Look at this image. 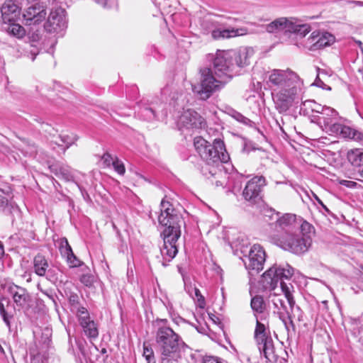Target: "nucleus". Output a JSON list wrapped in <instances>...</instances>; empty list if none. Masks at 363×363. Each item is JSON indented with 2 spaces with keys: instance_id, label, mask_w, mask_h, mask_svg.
<instances>
[{
  "instance_id": "f257e3e1",
  "label": "nucleus",
  "mask_w": 363,
  "mask_h": 363,
  "mask_svg": "<svg viewBox=\"0 0 363 363\" xmlns=\"http://www.w3.org/2000/svg\"><path fill=\"white\" fill-rule=\"evenodd\" d=\"M253 55L250 48L238 50L218 51L208 67L200 69V82L193 86V91L201 100H207L220 86L229 82L240 69L250 65Z\"/></svg>"
},
{
  "instance_id": "f03ea898",
  "label": "nucleus",
  "mask_w": 363,
  "mask_h": 363,
  "mask_svg": "<svg viewBox=\"0 0 363 363\" xmlns=\"http://www.w3.org/2000/svg\"><path fill=\"white\" fill-rule=\"evenodd\" d=\"M160 206L161 213L158 216V221L165 227L161 233L164 244L160 252L164 260L162 265L166 267V262H170L178 252L176 244L181 236V227L185 223L182 213L170 202L162 199Z\"/></svg>"
},
{
  "instance_id": "7ed1b4c3",
  "label": "nucleus",
  "mask_w": 363,
  "mask_h": 363,
  "mask_svg": "<svg viewBox=\"0 0 363 363\" xmlns=\"http://www.w3.org/2000/svg\"><path fill=\"white\" fill-rule=\"evenodd\" d=\"M166 319L157 320L155 334L157 351L160 357L180 361L187 345L178 333L166 325Z\"/></svg>"
},
{
  "instance_id": "20e7f679",
  "label": "nucleus",
  "mask_w": 363,
  "mask_h": 363,
  "mask_svg": "<svg viewBox=\"0 0 363 363\" xmlns=\"http://www.w3.org/2000/svg\"><path fill=\"white\" fill-rule=\"evenodd\" d=\"M294 274V268L288 263H276L263 274V277L270 285L272 289H275L279 282L284 298L289 305L291 312L293 313L294 309L299 311L300 314L298 316V320L302 321V311L298 306H296V301L292 294L294 286L291 283L287 284L284 281V280H290Z\"/></svg>"
},
{
  "instance_id": "39448f33",
  "label": "nucleus",
  "mask_w": 363,
  "mask_h": 363,
  "mask_svg": "<svg viewBox=\"0 0 363 363\" xmlns=\"http://www.w3.org/2000/svg\"><path fill=\"white\" fill-rule=\"evenodd\" d=\"M194 145L201 160L207 165H220L227 162L229 155L226 152L223 141L219 138L211 143L201 137H196Z\"/></svg>"
},
{
  "instance_id": "423d86ee",
  "label": "nucleus",
  "mask_w": 363,
  "mask_h": 363,
  "mask_svg": "<svg viewBox=\"0 0 363 363\" xmlns=\"http://www.w3.org/2000/svg\"><path fill=\"white\" fill-rule=\"evenodd\" d=\"M311 236H301L299 234L287 233V235H274L273 242L284 250L296 255L307 252L312 245Z\"/></svg>"
},
{
  "instance_id": "0eeeda50",
  "label": "nucleus",
  "mask_w": 363,
  "mask_h": 363,
  "mask_svg": "<svg viewBox=\"0 0 363 363\" xmlns=\"http://www.w3.org/2000/svg\"><path fill=\"white\" fill-rule=\"evenodd\" d=\"M270 86H274V91L282 89H301L303 82L298 74L291 69H274L269 77Z\"/></svg>"
},
{
  "instance_id": "6e6552de",
  "label": "nucleus",
  "mask_w": 363,
  "mask_h": 363,
  "mask_svg": "<svg viewBox=\"0 0 363 363\" xmlns=\"http://www.w3.org/2000/svg\"><path fill=\"white\" fill-rule=\"evenodd\" d=\"M275 214L277 216L275 222L269 223L272 240L274 235H283L291 233V231L296 228L298 218L296 215L292 213H285L281 216H279L280 213L279 212H277Z\"/></svg>"
},
{
  "instance_id": "1a4fd4ad",
  "label": "nucleus",
  "mask_w": 363,
  "mask_h": 363,
  "mask_svg": "<svg viewBox=\"0 0 363 363\" xmlns=\"http://www.w3.org/2000/svg\"><path fill=\"white\" fill-rule=\"evenodd\" d=\"M266 254L263 247L258 244L254 245L247 257L244 259L245 268L251 275L258 274L264 268Z\"/></svg>"
},
{
  "instance_id": "9d476101",
  "label": "nucleus",
  "mask_w": 363,
  "mask_h": 363,
  "mask_svg": "<svg viewBox=\"0 0 363 363\" xmlns=\"http://www.w3.org/2000/svg\"><path fill=\"white\" fill-rule=\"evenodd\" d=\"M46 6L36 2L28 6L23 12V21L26 26H38L45 19Z\"/></svg>"
},
{
  "instance_id": "9b49d317",
  "label": "nucleus",
  "mask_w": 363,
  "mask_h": 363,
  "mask_svg": "<svg viewBox=\"0 0 363 363\" xmlns=\"http://www.w3.org/2000/svg\"><path fill=\"white\" fill-rule=\"evenodd\" d=\"M266 185L265 178L262 176H256L246 184L242 191L244 199L251 203H256L261 200L262 188Z\"/></svg>"
},
{
  "instance_id": "f8f14e48",
  "label": "nucleus",
  "mask_w": 363,
  "mask_h": 363,
  "mask_svg": "<svg viewBox=\"0 0 363 363\" xmlns=\"http://www.w3.org/2000/svg\"><path fill=\"white\" fill-rule=\"evenodd\" d=\"M7 291L12 297L13 303L18 310L28 311L31 306V296L26 288L11 284L7 286Z\"/></svg>"
},
{
  "instance_id": "ddd939ff",
  "label": "nucleus",
  "mask_w": 363,
  "mask_h": 363,
  "mask_svg": "<svg viewBox=\"0 0 363 363\" xmlns=\"http://www.w3.org/2000/svg\"><path fill=\"white\" fill-rule=\"evenodd\" d=\"M300 89L278 90L273 94V99L276 109L280 113L286 112L293 105L298 90Z\"/></svg>"
},
{
  "instance_id": "4468645a",
  "label": "nucleus",
  "mask_w": 363,
  "mask_h": 363,
  "mask_svg": "<svg viewBox=\"0 0 363 363\" xmlns=\"http://www.w3.org/2000/svg\"><path fill=\"white\" fill-rule=\"evenodd\" d=\"M206 121L196 111L194 110H187L180 116L178 125L181 130H199L205 127Z\"/></svg>"
},
{
  "instance_id": "2eb2a0df",
  "label": "nucleus",
  "mask_w": 363,
  "mask_h": 363,
  "mask_svg": "<svg viewBox=\"0 0 363 363\" xmlns=\"http://www.w3.org/2000/svg\"><path fill=\"white\" fill-rule=\"evenodd\" d=\"M66 27L65 11L60 7L51 11L44 24V28L48 33H57Z\"/></svg>"
},
{
  "instance_id": "dca6fc26",
  "label": "nucleus",
  "mask_w": 363,
  "mask_h": 363,
  "mask_svg": "<svg viewBox=\"0 0 363 363\" xmlns=\"http://www.w3.org/2000/svg\"><path fill=\"white\" fill-rule=\"evenodd\" d=\"M329 118L321 117L319 118L320 123H323L322 128L330 135L335 134L345 139L352 140L356 129L338 123H332Z\"/></svg>"
},
{
  "instance_id": "f3484780",
  "label": "nucleus",
  "mask_w": 363,
  "mask_h": 363,
  "mask_svg": "<svg viewBox=\"0 0 363 363\" xmlns=\"http://www.w3.org/2000/svg\"><path fill=\"white\" fill-rule=\"evenodd\" d=\"M308 40L312 43L309 50L314 51L332 45L335 42V37L328 32H324L321 34L313 32Z\"/></svg>"
},
{
  "instance_id": "a211bd4d",
  "label": "nucleus",
  "mask_w": 363,
  "mask_h": 363,
  "mask_svg": "<svg viewBox=\"0 0 363 363\" xmlns=\"http://www.w3.org/2000/svg\"><path fill=\"white\" fill-rule=\"evenodd\" d=\"M49 264L46 258L41 254H38L33 259V267L36 274L40 277L47 276V278L53 281L57 279L55 277V269H48Z\"/></svg>"
},
{
  "instance_id": "6ab92c4d",
  "label": "nucleus",
  "mask_w": 363,
  "mask_h": 363,
  "mask_svg": "<svg viewBox=\"0 0 363 363\" xmlns=\"http://www.w3.org/2000/svg\"><path fill=\"white\" fill-rule=\"evenodd\" d=\"M2 23L16 21L19 15V6L15 0H6L0 8Z\"/></svg>"
},
{
  "instance_id": "aec40b11",
  "label": "nucleus",
  "mask_w": 363,
  "mask_h": 363,
  "mask_svg": "<svg viewBox=\"0 0 363 363\" xmlns=\"http://www.w3.org/2000/svg\"><path fill=\"white\" fill-rule=\"evenodd\" d=\"M261 355L266 359V362H276L278 359V354L275 352V347L272 337L264 339L261 345H257Z\"/></svg>"
},
{
  "instance_id": "412c9836",
  "label": "nucleus",
  "mask_w": 363,
  "mask_h": 363,
  "mask_svg": "<svg viewBox=\"0 0 363 363\" xmlns=\"http://www.w3.org/2000/svg\"><path fill=\"white\" fill-rule=\"evenodd\" d=\"M249 33V30L245 27L238 28H227V29H215L212 31L211 35L213 39H224V38H230L236 36H242Z\"/></svg>"
},
{
  "instance_id": "4be33fe9",
  "label": "nucleus",
  "mask_w": 363,
  "mask_h": 363,
  "mask_svg": "<svg viewBox=\"0 0 363 363\" xmlns=\"http://www.w3.org/2000/svg\"><path fill=\"white\" fill-rule=\"evenodd\" d=\"M14 306H11V301L5 296H0V315L5 324L10 328L11 320L13 318Z\"/></svg>"
},
{
  "instance_id": "5701e85b",
  "label": "nucleus",
  "mask_w": 363,
  "mask_h": 363,
  "mask_svg": "<svg viewBox=\"0 0 363 363\" xmlns=\"http://www.w3.org/2000/svg\"><path fill=\"white\" fill-rule=\"evenodd\" d=\"M0 212L10 215L12 217L15 215L19 216L21 214L18 206L14 203L9 202L1 191H0Z\"/></svg>"
},
{
  "instance_id": "b1692460",
  "label": "nucleus",
  "mask_w": 363,
  "mask_h": 363,
  "mask_svg": "<svg viewBox=\"0 0 363 363\" xmlns=\"http://www.w3.org/2000/svg\"><path fill=\"white\" fill-rule=\"evenodd\" d=\"M50 172L53 173L57 177H61L66 181L72 179V176L69 167L60 164L58 162L48 165Z\"/></svg>"
},
{
  "instance_id": "393cba45",
  "label": "nucleus",
  "mask_w": 363,
  "mask_h": 363,
  "mask_svg": "<svg viewBox=\"0 0 363 363\" xmlns=\"http://www.w3.org/2000/svg\"><path fill=\"white\" fill-rule=\"evenodd\" d=\"M290 22L285 18H279L266 26V30L268 33L290 30Z\"/></svg>"
},
{
  "instance_id": "a878e982",
  "label": "nucleus",
  "mask_w": 363,
  "mask_h": 363,
  "mask_svg": "<svg viewBox=\"0 0 363 363\" xmlns=\"http://www.w3.org/2000/svg\"><path fill=\"white\" fill-rule=\"evenodd\" d=\"M347 158L352 165L362 167L360 172L363 177V150L355 149L350 150L347 153Z\"/></svg>"
},
{
  "instance_id": "bb28decb",
  "label": "nucleus",
  "mask_w": 363,
  "mask_h": 363,
  "mask_svg": "<svg viewBox=\"0 0 363 363\" xmlns=\"http://www.w3.org/2000/svg\"><path fill=\"white\" fill-rule=\"evenodd\" d=\"M255 315L256 317L257 321L254 337L257 345H261L262 342L264 341V339L267 340L271 337L267 335L265 325L258 320L256 315Z\"/></svg>"
},
{
  "instance_id": "cd10ccee",
  "label": "nucleus",
  "mask_w": 363,
  "mask_h": 363,
  "mask_svg": "<svg viewBox=\"0 0 363 363\" xmlns=\"http://www.w3.org/2000/svg\"><path fill=\"white\" fill-rule=\"evenodd\" d=\"M309 110L312 112L318 113L322 111V106L316 103L314 100H306L300 106V113L303 115H308Z\"/></svg>"
},
{
  "instance_id": "c85d7f7f",
  "label": "nucleus",
  "mask_w": 363,
  "mask_h": 363,
  "mask_svg": "<svg viewBox=\"0 0 363 363\" xmlns=\"http://www.w3.org/2000/svg\"><path fill=\"white\" fill-rule=\"evenodd\" d=\"M3 23L6 25V26L4 27V29H6L8 33H11L12 35L18 38H23L25 35V28L20 24L16 23L15 21Z\"/></svg>"
},
{
  "instance_id": "c756f323",
  "label": "nucleus",
  "mask_w": 363,
  "mask_h": 363,
  "mask_svg": "<svg viewBox=\"0 0 363 363\" xmlns=\"http://www.w3.org/2000/svg\"><path fill=\"white\" fill-rule=\"evenodd\" d=\"M250 306L254 313H262L266 310V303L263 297L256 295L251 298Z\"/></svg>"
},
{
  "instance_id": "7c9ffc66",
  "label": "nucleus",
  "mask_w": 363,
  "mask_h": 363,
  "mask_svg": "<svg viewBox=\"0 0 363 363\" xmlns=\"http://www.w3.org/2000/svg\"><path fill=\"white\" fill-rule=\"evenodd\" d=\"M296 228H299L301 232V236H311V233H314L315 228L308 222L303 220L301 217L298 216Z\"/></svg>"
},
{
  "instance_id": "2f4dec72",
  "label": "nucleus",
  "mask_w": 363,
  "mask_h": 363,
  "mask_svg": "<svg viewBox=\"0 0 363 363\" xmlns=\"http://www.w3.org/2000/svg\"><path fill=\"white\" fill-rule=\"evenodd\" d=\"M84 334L89 338H96L99 335L98 328L96 323L92 320L86 322L84 325H81Z\"/></svg>"
},
{
  "instance_id": "473e14b6",
  "label": "nucleus",
  "mask_w": 363,
  "mask_h": 363,
  "mask_svg": "<svg viewBox=\"0 0 363 363\" xmlns=\"http://www.w3.org/2000/svg\"><path fill=\"white\" fill-rule=\"evenodd\" d=\"M220 165H207L206 163L201 168V172L207 179L215 177L218 173H220V169L218 168Z\"/></svg>"
},
{
  "instance_id": "72a5a7b5",
  "label": "nucleus",
  "mask_w": 363,
  "mask_h": 363,
  "mask_svg": "<svg viewBox=\"0 0 363 363\" xmlns=\"http://www.w3.org/2000/svg\"><path fill=\"white\" fill-rule=\"evenodd\" d=\"M228 114L235 118L237 121L242 123V124L249 127H254L255 125V123L252 121L244 116L242 113L234 109H230L228 112Z\"/></svg>"
},
{
  "instance_id": "f704fd0d",
  "label": "nucleus",
  "mask_w": 363,
  "mask_h": 363,
  "mask_svg": "<svg viewBox=\"0 0 363 363\" xmlns=\"http://www.w3.org/2000/svg\"><path fill=\"white\" fill-rule=\"evenodd\" d=\"M290 32L292 31L301 38L305 37L310 31L311 27L308 24L293 25L290 23Z\"/></svg>"
},
{
  "instance_id": "c9c22d12",
  "label": "nucleus",
  "mask_w": 363,
  "mask_h": 363,
  "mask_svg": "<svg viewBox=\"0 0 363 363\" xmlns=\"http://www.w3.org/2000/svg\"><path fill=\"white\" fill-rule=\"evenodd\" d=\"M74 311L76 312L80 325H84L86 322L91 320L89 313L85 307L81 306L79 308H77Z\"/></svg>"
},
{
  "instance_id": "e433bc0d",
  "label": "nucleus",
  "mask_w": 363,
  "mask_h": 363,
  "mask_svg": "<svg viewBox=\"0 0 363 363\" xmlns=\"http://www.w3.org/2000/svg\"><path fill=\"white\" fill-rule=\"evenodd\" d=\"M139 114L145 121H152L156 118L153 108L146 106L140 108Z\"/></svg>"
},
{
  "instance_id": "4c0bfd02",
  "label": "nucleus",
  "mask_w": 363,
  "mask_h": 363,
  "mask_svg": "<svg viewBox=\"0 0 363 363\" xmlns=\"http://www.w3.org/2000/svg\"><path fill=\"white\" fill-rule=\"evenodd\" d=\"M319 113L322 115V117L329 118V121H331L332 123H333L332 121L333 118L336 117L337 115V112L335 109L328 106H322V111H320ZM320 118H321V116H318V121H319ZM318 123L320 124L321 127L323 125V123H320V121H318Z\"/></svg>"
},
{
  "instance_id": "58836bf2",
  "label": "nucleus",
  "mask_w": 363,
  "mask_h": 363,
  "mask_svg": "<svg viewBox=\"0 0 363 363\" xmlns=\"http://www.w3.org/2000/svg\"><path fill=\"white\" fill-rule=\"evenodd\" d=\"M143 356L145 358L147 363H153V361H156L153 349L146 342L143 343Z\"/></svg>"
},
{
  "instance_id": "ea45409f",
  "label": "nucleus",
  "mask_w": 363,
  "mask_h": 363,
  "mask_svg": "<svg viewBox=\"0 0 363 363\" xmlns=\"http://www.w3.org/2000/svg\"><path fill=\"white\" fill-rule=\"evenodd\" d=\"M60 252L63 257L67 259L73 252L67 238H64L60 241Z\"/></svg>"
},
{
  "instance_id": "a19ab883",
  "label": "nucleus",
  "mask_w": 363,
  "mask_h": 363,
  "mask_svg": "<svg viewBox=\"0 0 363 363\" xmlns=\"http://www.w3.org/2000/svg\"><path fill=\"white\" fill-rule=\"evenodd\" d=\"M28 36L32 43H38L42 37L41 31L38 28H30L28 31Z\"/></svg>"
},
{
  "instance_id": "79ce46f5",
  "label": "nucleus",
  "mask_w": 363,
  "mask_h": 363,
  "mask_svg": "<svg viewBox=\"0 0 363 363\" xmlns=\"http://www.w3.org/2000/svg\"><path fill=\"white\" fill-rule=\"evenodd\" d=\"M68 301L72 311H75L77 308L82 306L79 302V296L74 292H69L68 295Z\"/></svg>"
},
{
  "instance_id": "37998d69",
  "label": "nucleus",
  "mask_w": 363,
  "mask_h": 363,
  "mask_svg": "<svg viewBox=\"0 0 363 363\" xmlns=\"http://www.w3.org/2000/svg\"><path fill=\"white\" fill-rule=\"evenodd\" d=\"M61 142L65 145V150L69 148L74 142L77 140V137L75 135H60Z\"/></svg>"
},
{
  "instance_id": "c03bdc74",
  "label": "nucleus",
  "mask_w": 363,
  "mask_h": 363,
  "mask_svg": "<svg viewBox=\"0 0 363 363\" xmlns=\"http://www.w3.org/2000/svg\"><path fill=\"white\" fill-rule=\"evenodd\" d=\"M170 91H171V88L169 86L164 87L161 90V100L163 102L167 103L170 100L174 99V94L173 95H172Z\"/></svg>"
},
{
  "instance_id": "a18cd8bd",
  "label": "nucleus",
  "mask_w": 363,
  "mask_h": 363,
  "mask_svg": "<svg viewBox=\"0 0 363 363\" xmlns=\"http://www.w3.org/2000/svg\"><path fill=\"white\" fill-rule=\"evenodd\" d=\"M272 302L276 308H277V309L282 308L284 311H286V313H287V312H289L287 310V307H286L285 301L283 298H281L277 296H274V297L272 299Z\"/></svg>"
},
{
  "instance_id": "49530a36",
  "label": "nucleus",
  "mask_w": 363,
  "mask_h": 363,
  "mask_svg": "<svg viewBox=\"0 0 363 363\" xmlns=\"http://www.w3.org/2000/svg\"><path fill=\"white\" fill-rule=\"evenodd\" d=\"M80 281L86 286H92L94 282V277L91 274H82L80 277Z\"/></svg>"
},
{
  "instance_id": "de8ad7c7",
  "label": "nucleus",
  "mask_w": 363,
  "mask_h": 363,
  "mask_svg": "<svg viewBox=\"0 0 363 363\" xmlns=\"http://www.w3.org/2000/svg\"><path fill=\"white\" fill-rule=\"evenodd\" d=\"M70 267H77L82 264V262L75 256L74 252L67 259Z\"/></svg>"
},
{
  "instance_id": "09e8293b",
  "label": "nucleus",
  "mask_w": 363,
  "mask_h": 363,
  "mask_svg": "<svg viewBox=\"0 0 363 363\" xmlns=\"http://www.w3.org/2000/svg\"><path fill=\"white\" fill-rule=\"evenodd\" d=\"M202 363H228L225 360L215 356H205Z\"/></svg>"
},
{
  "instance_id": "8fccbe9b",
  "label": "nucleus",
  "mask_w": 363,
  "mask_h": 363,
  "mask_svg": "<svg viewBox=\"0 0 363 363\" xmlns=\"http://www.w3.org/2000/svg\"><path fill=\"white\" fill-rule=\"evenodd\" d=\"M113 167L115 171L121 175H123L125 172L124 164L118 158H116L115 162H113Z\"/></svg>"
},
{
  "instance_id": "3c124183",
  "label": "nucleus",
  "mask_w": 363,
  "mask_h": 363,
  "mask_svg": "<svg viewBox=\"0 0 363 363\" xmlns=\"http://www.w3.org/2000/svg\"><path fill=\"white\" fill-rule=\"evenodd\" d=\"M352 140L363 145V131L356 129Z\"/></svg>"
},
{
  "instance_id": "603ef678",
  "label": "nucleus",
  "mask_w": 363,
  "mask_h": 363,
  "mask_svg": "<svg viewBox=\"0 0 363 363\" xmlns=\"http://www.w3.org/2000/svg\"><path fill=\"white\" fill-rule=\"evenodd\" d=\"M101 160H103L104 164L106 167H110L111 165H113V162H115L112 156L108 152H106L103 155Z\"/></svg>"
},
{
  "instance_id": "864d4df0",
  "label": "nucleus",
  "mask_w": 363,
  "mask_h": 363,
  "mask_svg": "<svg viewBox=\"0 0 363 363\" xmlns=\"http://www.w3.org/2000/svg\"><path fill=\"white\" fill-rule=\"evenodd\" d=\"M313 85L316 86L318 87L322 88L323 89L325 90H331L330 86L325 84L318 77V75L316 77V79H315V82L313 83Z\"/></svg>"
},
{
  "instance_id": "5fc2aeb1",
  "label": "nucleus",
  "mask_w": 363,
  "mask_h": 363,
  "mask_svg": "<svg viewBox=\"0 0 363 363\" xmlns=\"http://www.w3.org/2000/svg\"><path fill=\"white\" fill-rule=\"evenodd\" d=\"M313 198L317 201V203L320 205V206L324 210L325 213L330 215L332 214L331 211L328 209V208L323 203L322 200L315 194H313Z\"/></svg>"
},
{
  "instance_id": "6e6d98bb",
  "label": "nucleus",
  "mask_w": 363,
  "mask_h": 363,
  "mask_svg": "<svg viewBox=\"0 0 363 363\" xmlns=\"http://www.w3.org/2000/svg\"><path fill=\"white\" fill-rule=\"evenodd\" d=\"M31 49L30 50V54L31 55V59L33 61L35 59V57L39 53V49L36 45L31 44Z\"/></svg>"
},
{
  "instance_id": "4d7b16f0",
  "label": "nucleus",
  "mask_w": 363,
  "mask_h": 363,
  "mask_svg": "<svg viewBox=\"0 0 363 363\" xmlns=\"http://www.w3.org/2000/svg\"><path fill=\"white\" fill-rule=\"evenodd\" d=\"M287 318L289 319V331L291 330V328L293 332H295L296 330V327H295V325L292 320V315L291 314L290 312H287Z\"/></svg>"
},
{
  "instance_id": "13d9d810",
  "label": "nucleus",
  "mask_w": 363,
  "mask_h": 363,
  "mask_svg": "<svg viewBox=\"0 0 363 363\" xmlns=\"http://www.w3.org/2000/svg\"><path fill=\"white\" fill-rule=\"evenodd\" d=\"M178 360L172 359L170 358H164L160 357H159V363H178ZM153 363H156V361H153Z\"/></svg>"
},
{
  "instance_id": "bf43d9fd",
  "label": "nucleus",
  "mask_w": 363,
  "mask_h": 363,
  "mask_svg": "<svg viewBox=\"0 0 363 363\" xmlns=\"http://www.w3.org/2000/svg\"><path fill=\"white\" fill-rule=\"evenodd\" d=\"M194 293H195V296L197 297V299H198V301L200 303H205V299H204V297L201 295L200 291L199 289L197 288H195L194 289Z\"/></svg>"
},
{
  "instance_id": "052dcab7",
  "label": "nucleus",
  "mask_w": 363,
  "mask_h": 363,
  "mask_svg": "<svg viewBox=\"0 0 363 363\" xmlns=\"http://www.w3.org/2000/svg\"><path fill=\"white\" fill-rule=\"evenodd\" d=\"M279 318L281 320V321L283 322L284 326H285V328L287 331V333L288 335H289V319L285 318L281 313H279Z\"/></svg>"
},
{
  "instance_id": "680f3d73",
  "label": "nucleus",
  "mask_w": 363,
  "mask_h": 363,
  "mask_svg": "<svg viewBox=\"0 0 363 363\" xmlns=\"http://www.w3.org/2000/svg\"><path fill=\"white\" fill-rule=\"evenodd\" d=\"M340 184L344 186H346L347 187H352L353 186L356 185L357 183L352 181H347V180H341L340 182Z\"/></svg>"
},
{
  "instance_id": "e2e57ef3",
  "label": "nucleus",
  "mask_w": 363,
  "mask_h": 363,
  "mask_svg": "<svg viewBox=\"0 0 363 363\" xmlns=\"http://www.w3.org/2000/svg\"><path fill=\"white\" fill-rule=\"evenodd\" d=\"M110 1L111 0H95V2L96 4L101 5L104 8H106L107 6L108 1Z\"/></svg>"
},
{
  "instance_id": "0e129e2a",
  "label": "nucleus",
  "mask_w": 363,
  "mask_h": 363,
  "mask_svg": "<svg viewBox=\"0 0 363 363\" xmlns=\"http://www.w3.org/2000/svg\"><path fill=\"white\" fill-rule=\"evenodd\" d=\"M4 255V245L1 241H0V259Z\"/></svg>"
},
{
  "instance_id": "69168bd1",
  "label": "nucleus",
  "mask_w": 363,
  "mask_h": 363,
  "mask_svg": "<svg viewBox=\"0 0 363 363\" xmlns=\"http://www.w3.org/2000/svg\"><path fill=\"white\" fill-rule=\"evenodd\" d=\"M242 151L243 152H249V149L247 148V144H245L244 147H243V149H242Z\"/></svg>"
},
{
  "instance_id": "338daca9",
  "label": "nucleus",
  "mask_w": 363,
  "mask_h": 363,
  "mask_svg": "<svg viewBox=\"0 0 363 363\" xmlns=\"http://www.w3.org/2000/svg\"><path fill=\"white\" fill-rule=\"evenodd\" d=\"M48 297L54 301L52 296H48Z\"/></svg>"
},
{
  "instance_id": "774afa93",
  "label": "nucleus",
  "mask_w": 363,
  "mask_h": 363,
  "mask_svg": "<svg viewBox=\"0 0 363 363\" xmlns=\"http://www.w3.org/2000/svg\"><path fill=\"white\" fill-rule=\"evenodd\" d=\"M359 4H363V2H359Z\"/></svg>"
}]
</instances>
